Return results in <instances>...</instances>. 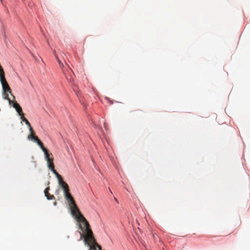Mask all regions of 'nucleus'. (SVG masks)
Wrapping results in <instances>:
<instances>
[{"instance_id": "f257e3e1", "label": "nucleus", "mask_w": 250, "mask_h": 250, "mask_svg": "<svg viewBox=\"0 0 250 250\" xmlns=\"http://www.w3.org/2000/svg\"><path fill=\"white\" fill-rule=\"evenodd\" d=\"M64 196L67 200L71 209V212L72 215L75 217L78 222L83 224V227L81 224H79V228L83 232L85 233V238L84 241L85 243L89 241L90 243L94 246H96L99 250H102L101 246L96 243L94 237L93 232L90 228V225L84 217L81 214L79 209L77 206L75 202L72 197L71 194L69 193V190L64 191Z\"/></svg>"}, {"instance_id": "f03ea898", "label": "nucleus", "mask_w": 250, "mask_h": 250, "mask_svg": "<svg viewBox=\"0 0 250 250\" xmlns=\"http://www.w3.org/2000/svg\"><path fill=\"white\" fill-rule=\"evenodd\" d=\"M0 81L2 87L3 98L7 100L9 104H11L12 101L8 97V93L11 94V89L5 79V76L3 75V72L0 76Z\"/></svg>"}, {"instance_id": "7ed1b4c3", "label": "nucleus", "mask_w": 250, "mask_h": 250, "mask_svg": "<svg viewBox=\"0 0 250 250\" xmlns=\"http://www.w3.org/2000/svg\"><path fill=\"white\" fill-rule=\"evenodd\" d=\"M62 72L65 75L66 79L68 82L70 83L73 82V79L72 78L73 72L70 68L67 67L65 68L64 69H62Z\"/></svg>"}, {"instance_id": "20e7f679", "label": "nucleus", "mask_w": 250, "mask_h": 250, "mask_svg": "<svg viewBox=\"0 0 250 250\" xmlns=\"http://www.w3.org/2000/svg\"><path fill=\"white\" fill-rule=\"evenodd\" d=\"M47 166L49 169H50L52 172L56 176L57 174H59L57 171L55 169V166L53 164V157H51L50 158L47 159Z\"/></svg>"}, {"instance_id": "39448f33", "label": "nucleus", "mask_w": 250, "mask_h": 250, "mask_svg": "<svg viewBox=\"0 0 250 250\" xmlns=\"http://www.w3.org/2000/svg\"><path fill=\"white\" fill-rule=\"evenodd\" d=\"M38 145L40 146L41 148L43 151L44 154L45 158L46 160L47 159L50 158L51 157H53V155L51 153H49L48 150L46 148L44 147L43 143L41 141H39L37 143Z\"/></svg>"}, {"instance_id": "423d86ee", "label": "nucleus", "mask_w": 250, "mask_h": 250, "mask_svg": "<svg viewBox=\"0 0 250 250\" xmlns=\"http://www.w3.org/2000/svg\"><path fill=\"white\" fill-rule=\"evenodd\" d=\"M12 104H13V107L16 110V111L18 112L19 115L23 113L21 106L16 101H12Z\"/></svg>"}, {"instance_id": "0eeeda50", "label": "nucleus", "mask_w": 250, "mask_h": 250, "mask_svg": "<svg viewBox=\"0 0 250 250\" xmlns=\"http://www.w3.org/2000/svg\"><path fill=\"white\" fill-rule=\"evenodd\" d=\"M49 187H48L45 189L44 191L45 196L46 197V198H47L48 200H52V199H54V196L53 195L50 194V193H49Z\"/></svg>"}, {"instance_id": "6e6552de", "label": "nucleus", "mask_w": 250, "mask_h": 250, "mask_svg": "<svg viewBox=\"0 0 250 250\" xmlns=\"http://www.w3.org/2000/svg\"><path fill=\"white\" fill-rule=\"evenodd\" d=\"M60 186L62 187L64 191L69 190L68 185L63 180L59 183Z\"/></svg>"}, {"instance_id": "1a4fd4ad", "label": "nucleus", "mask_w": 250, "mask_h": 250, "mask_svg": "<svg viewBox=\"0 0 250 250\" xmlns=\"http://www.w3.org/2000/svg\"><path fill=\"white\" fill-rule=\"evenodd\" d=\"M28 139L32 138L34 141L38 143L40 140L38 138L37 136H35L34 130H32V132H30V135L28 136Z\"/></svg>"}, {"instance_id": "9d476101", "label": "nucleus", "mask_w": 250, "mask_h": 250, "mask_svg": "<svg viewBox=\"0 0 250 250\" xmlns=\"http://www.w3.org/2000/svg\"><path fill=\"white\" fill-rule=\"evenodd\" d=\"M24 122H25V124L27 125H28V126L29 127L30 132H32V130H33V129L32 127H31L29 121L27 120H26Z\"/></svg>"}, {"instance_id": "9b49d317", "label": "nucleus", "mask_w": 250, "mask_h": 250, "mask_svg": "<svg viewBox=\"0 0 250 250\" xmlns=\"http://www.w3.org/2000/svg\"><path fill=\"white\" fill-rule=\"evenodd\" d=\"M20 116H21V119L22 120L23 122H25L27 119L24 117L23 113H22L21 114H20L19 115Z\"/></svg>"}, {"instance_id": "f8f14e48", "label": "nucleus", "mask_w": 250, "mask_h": 250, "mask_svg": "<svg viewBox=\"0 0 250 250\" xmlns=\"http://www.w3.org/2000/svg\"><path fill=\"white\" fill-rule=\"evenodd\" d=\"M20 116H21V119L22 120L23 122H25L27 119L24 117L23 113H22L21 114H20L19 115Z\"/></svg>"}, {"instance_id": "ddd939ff", "label": "nucleus", "mask_w": 250, "mask_h": 250, "mask_svg": "<svg viewBox=\"0 0 250 250\" xmlns=\"http://www.w3.org/2000/svg\"><path fill=\"white\" fill-rule=\"evenodd\" d=\"M20 116H21V119L22 120L23 122H25L27 119L24 117L23 113H22L21 114H20L19 115Z\"/></svg>"}, {"instance_id": "4468645a", "label": "nucleus", "mask_w": 250, "mask_h": 250, "mask_svg": "<svg viewBox=\"0 0 250 250\" xmlns=\"http://www.w3.org/2000/svg\"><path fill=\"white\" fill-rule=\"evenodd\" d=\"M56 57L57 59L58 62L60 65V67L62 69L63 67V64L62 63V62L60 61V60L58 59V58L56 56Z\"/></svg>"}, {"instance_id": "2eb2a0df", "label": "nucleus", "mask_w": 250, "mask_h": 250, "mask_svg": "<svg viewBox=\"0 0 250 250\" xmlns=\"http://www.w3.org/2000/svg\"><path fill=\"white\" fill-rule=\"evenodd\" d=\"M56 177L58 179V183H60L61 181L63 180L62 176L59 174H57Z\"/></svg>"}, {"instance_id": "dca6fc26", "label": "nucleus", "mask_w": 250, "mask_h": 250, "mask_svg": "<svg viewBox=\"0 0 250 250\" xmlns=\"http://www.w3.org/2000/svg\"><path fill=\"white\" fill-rule=\"evenodd\" d=\"M114 200L118 203H119V201L118 200H117V199L115 197H114Z\"/></svg>"}, {"instance_id": "f3484780", "label": "nucleus", "mask_w": 250, "mask_h": 250, "mask_svg": "<svg viewBox=\"0 0 250 250\" xmlns=\"http://www.w3.org/2000/svg\"><path fill=\"white\" fill-rule=\"evenodd\" d=\"M80 235H81V237H83V236H84L83 234V233H81V232H80Z\"/></svg>"}]
</instances>
